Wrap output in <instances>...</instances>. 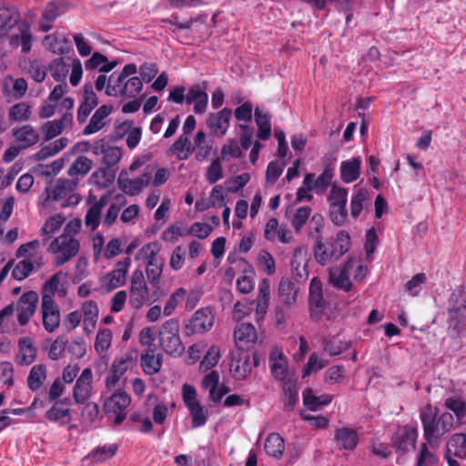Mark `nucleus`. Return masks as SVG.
I'll return each instance as SVG.
<instances>
[{"label":"nucleus","instance_id":"obj_27","mask_svg":"<svg viewBox=\"0 0 466 466\" xmlns=\"http://www.w3.org/2000/svg\"><path fill=\"white\" fill-rule=\"evenodd\" d=\"M61 15L60 5L51 1L45 7L38 22L39 29L47 32L52 29L54 22Z\"/></svg>","mask_w":466,"mask_h":466},{"label":"nucleus","instance_id":"obj_49","mask_svg":"<svg viewBox=\"0 0 466 466\" xmlns=\"http://www.w3.org/2000/svg\"><path fill=\"white\" fill-rule=\"evenodd\" d=\"M310 214L311 208L309 207H299L296 209L292 215V218H290V223L296 233H300L303 226L310 217Z\"/></svg>","mask_w":466,"mask_h":466},{"label":"nucleus","instance_id":"obj_9","mask_svg":"<svg viewBox=\"0 0 466 466\" xmlns=\"http://www.w3.org/2000/svg\"><path fill=\"white\" fill-rule=\"evenodd\" d=\"M214 324V315L209 307L198 309L185 325V332L190 336L208 332Z\"/></svg>","mask_w":466,"mask_h":466},{"label":"nucleus","instance_id":"obj_53","mask_svg":"<svg viewBox=\"0 0 466 466\" xmlns=\"http://www.w3.org/2000/svg\"><path fill=\"white\" fill-rule=\"evenodd\" d=\"M427 281V276L425 273H418L414 275L406 284L405 290L411 296H417L423 288V285Z\"/></svg>","mask_w":466,"mask_h":466},{"label":"nucleus","instance_id":"obj_40","mask_svg":"<svg viewBox=\"0 0 466 466\" xmlns=\"http://www.w3.org/2000/svg\"><path fill=\"white\" fill-rule=\"evenodd\" d=\"M93 161L86 157H76L70 165L67 174L71 177H84L92 168Z\"/></svg>","mask_w":466,"mask_h":466},{"label":"nucleus","instance_id":"obj_18","mask_svg":"<svg viewBox=\"0 0 466 466\" xmlns=\"http://www.w3.org/2000/svg\"><path fill=\"white\" fill-rule=\"evenodd\" d=\"M417 430L409 425L400 427L394 434L393 442L398 451L408 452L415 449Z\"/></svg>","mask_w":466,"mask_h":466},{"label":"nucleus","instance_id":"obj_13","mask_svg":"<svg viewBox=\"0 0 466 466\" xmlns=\"http://www.w3.org/2000/svg\"><path fill=\"white\" fill-rule=\"evenodd\" d=\"M41 310L45 329L54 332L60 324V311L49 295L42 296Z\"/></svg>","mask_w":466,"mask_h":466},{"label":"nucleus","instance_id":"obj_50","mask_svg":"<svg viewBox=\"0 0 466 466\" xmlns=\"http://www.w3.org/2000/svg\"><path fill=\"white\" fill-rule=\"evenodd\" d=\"M159 250L160 245L157 242H150L139 249L136 259L141 262H153Z\"/></svg>","mask_w":466,"mask_h":466},{"label":"nucleus","instance_id":"obj_2","mask_svg":"<svg viewBox=\"0 0 466 466\" xmlns=\"http://www.w3.org/2000/svg\"><path fill=\"white\" fill-rule=\"evenodd\" d=\"M424 438L432 448H438L441 438L449 432L454 424V418L450 412L438 415L437 408L425 406L420 412Z\"/></svg>","mask_w":466,"mask_h":466},{"label":"nucleus","instance_id":"obj_15","mask_svg":"<svg viewBox=\"0 0 466 466\" xmlns=\"http://www.w3.org/2000/svg\"><path fill=\"white\" fill-rule=\"evenodd\" d=\"M355 264H339L329 268V282L336 289L349 291L352 288L351 272Z\"/></svg>","mask_w":466,"mask_h":466},{"label":"nucleus","instance_id":"obj_23","mask_svg":"<svg viewBox=\"0 0 466 466\" xmlns=\"http://www.w3.org/2000/svg\"><path fill=\"white\" fill-rule=\"evenodd\" d=\"M206 84L193 86L186 95L187 104H194V112L196 114H203L208 107V96L205 91Z\"/></svg>","mask_w":466,"mask_h":466},{"label":"nucleus","instance_id":"obj_34","mask_svg":"<svg viewBox=\"0 0 466 466\" xmlns=\"http://www.w3.org/2000/svg\"><path fill=\"white\" fill-rule=\"evenodd\" d=\"M335 439L338 445L345 450H352L358 444L357 432L350 428H340L336 431Z\"/></svg>","mask_w":466,"mask_h":466},{"label":"nucleus","instance_id":"obj_45","mask_svg":"<svg viewBox=\"0 0 466 466\" xmlns=\"http://www.w3.org/2000/svg\"><path fill=\"white\" fill-rule=\"evenodd\" d=\"M126 268L124 269L119 268L111 271L106 274L103 279V283L107 291H110L125 283L126 274H127V266L129 264H124Z\"/></svg>","mask_w":466,"mask_h":466},{"label":"nucleus","instance_id":"obj_1","mask_svg":"<svg viewBox=\"0 0 466 466\" xmlns=\"http://www.w3.org/2000/svg\"><path fill=\"white\" fill-rule=\"evenodd\" d=\"M324 227V218L319 214L312 216L309 222V237L314 238V253L316 258L319 261L338 260L348 251L350 248V235L348 232L341 230L338 233L337 238L333 244L326 246L322 241L320 230Z\"/></svg>","mask_w":466,"mask_h":466},{"label":"nucleus","instance_id":"obj_32","mask_svg":"<svg viewBox=\"0 0 466 466\" xmlns=\"http://www.w3.org/2000/svg\"><path fill=\"white\" fill-rule=\"evenodd\" d=\"M255 121L258 126V137L261 140H267L271 136L270 116L268 112L259 106L255 108Z\"/></svg>","mask_w":466,"mask_h":466},{"label":"nucleus","instance_id":"obj_20","mask_svg":"<svg viewBox=\"0 0 466 466\" xmlns=\"http://www.w3.org/2000/svg\"><path fill=\"white\" fill-rule=\"evenodd\" d=\"M252 370L249 355L246 352L232 354L229 370L232 377L238 380L248 378Z\"/></svg>","mask_w":466,"mask_h":466},{"label":"nucleus","instance_id":"obj_29","mask_svg":"<svg viewBox=\"0 0 466 466\" xmlns=\"http://www.w3.org/2000/svg\"><path fill=\"white\" fill-rule=\"evenodd\" d=\"M19 351L15 360L19 365L31 364L36 356V349L33 345L30 338L21 339L18 342Z\"/></svg>","mask_w":466,"mask_h":466},{"label":"nucleus","instance_id":"obj_42","mask_svg":"<svg viewBox=\"0 0 466 466\" xmlns=\"http://www.w3.org/2000/svg\"><path fill=\"white\" fill-rule=\"evenodd\" d=\"M332 400L330 395L315 396L311 389L303 391V403L311 410H317Z\"/></svg>","mask_w":466,"mask_h":466},{"label":"nucleus","instance_id":"obj_43","mask_svg":"<svg viewBox=\"0 0 466 466\" xmlns=\"http://www.w3.org/2000/svg\"><path fill=\"white\" fill-rule=\"evenodd\" d=\"M116 177V172L111 167H99L91 175L92 182L100 187H106L113 183Z\"/></svg>","mask_w":466,"mask_h":466},{"label":"nucleus","instance_id":"obj_37","mask_svg":"<svg viewBox=\"0 0 466 466\" xmlns=\"http://www.w3.org/2000/svg\"><path fill=\"white\" fill-rule=\"evenodd\" d=\"M264 449L268 455L279 459L285 449L283 438L279 433H270L265 441Z\"/></svg>","mask_w":466,"mask_h":466},{"label":"nucleus","instance_id":"obj_57","mask_svg":"<svg viewBox=\"0 0 466 466\" xmlns=\"http://www.w3.org/2000/svg\"><path fill=\"white\" fill-rule=\"evenodd\" d=\"M190 415L192 417V427L198 428L203 426L208 420L207 412L199 402H195L192 406L188 407Z\"/></svg>","mask_w":466,"mask_h":466},{"label":"nucleus","instance_id":"obj_3","mask_svg":"<svg viewBox=\"0 0 466 466\" xmlns=\"http://www.w3.org/2000/svg\"><path fill=\"white\" fill-rule=\"evenodd\" d=\"M48 70L52 76V77L57 81H64L69 71L70 74V83L72 86H76L78 85L82 74V64L80 60L73 58L71 56H61L55 58L48 66Z\"/></svg>","mask_w":466,"mask_h":466},{"label":"nucleus","instance_id":"obj_48","mask_svg":"<svg viewBox=\"0 0 466 466\" xmlns=\"http://www.w3.org/2000/svg\"><path fill=\"white\" fill-rule=\"evenodd\" d=\"M142 80L137 76H132L125 80L122 86V97L132 98L137 96L142 90Z\"/></svg>","mask_w":466,"mask_h":466},{"label":"nucleus","instance_id":"obj_44","mask_svg":"<svg viewBox=\"0 0 466 466\" xmlns=\"http://www.w3.org/2000/svg\"><path fill=\"white\" fill-rule=\"evenodd\" d=\"M61 405L62 401H56L54 406L46 412V418L60 424L68 423L71 420L70 410Z\"/></svg>","mask_w":466,"mask_h":466},{"label":"nucleus","instance_id":"obj_11","mask_svg":"<svg viewBox=\"0 0 466 466\" xmlns=\"http://www.w3.org/2000/svg\"><path fill=\"white\" fill-rule=\"evenodd\" d=\"M309 307L310 317L316 321L322 318L327 307L323 298L322 283L317 277H314L309 284Z\"/></svg>","mask_w":466,"mask_h":466},{"label":"nucleus","instance_id":"obj_41","mask_svg":"<svg viewBox=\"0 0 466 466\" xmlns=\"http://www.w3.org/2000/svg\"><path fill=\"white\" fill-rule=\"evenodd\" d=\"M46 379V369L42 364L31 368L27 377V386L32 391L39 390Z\"/></svg>","mask_w":466,"mask_h":466},{"label":"nucleus","instance_id":"obj_30","mask_svg":"<svg viewBox=\"0 0 466 466\" xmlns=\"http://www.w3.org/2000/svg\"><path fill=\"white\" fill-rule=\"evenodd\" d=\"M141 367L147 375L157 374L162 367V356L156 354L153 349H148L141 355Z\"/></svg>","mask_w":466,"mask_h":466},{"label":"nucleus","instance_id":"obj_16","mask_svg":"<svg viewBox=\"0 0 466 466\" xmlns=\"http://www.w3.org/2000/svg\"><path fill=\"white\" fill-rule=\"evenodd\" d=\"M38 301V295L35 291L24 293L16 303L18 322L21 326L28 323L34 315Z\"/></svg>","mask_w":466,"mask_h":466},{"label":"nucleus","instance_id":"obj_38","mask_svg":"<svg viewBox=\"0 0 466 466\" xmlns=\"http://www.w3.org/2000/svg\"><path fill=\"white\" fill-rule=\"evenodd\" d=\"M106 205V201L101 198L93 204L86 211L85 216V225L91 230L97 228L101 219V213Z\"/></svg>","mask_w":466,"mask_h":466},{"label":"nucleus","instance_id":"obj_51","mask_svg":"<svg viewBox=\"0 0 466 466\" xmlns=\"http://www.w3.org/2000/svg\"><path fill=\"white\" fill-rule=\"evenodd\" d=\"M444 405L448 410L455 413L459 421L465 417L466 403L462 399L457 397L447 398L444 400Z\"/></svg>","mask_w":466,"mask_h":466},{"label":"nucleus","instance_id":"obj_39","mask_svg":"<svg viewBox=\"0 0 466 466\" xmlns=\"http://www.w3.org/2000/svg\"><path fill=\"white\" fill-rule=\"evenodd\" d=\"M449 454L463 459L466 457V433L453 434L447 442Z\"/></svg>","mask_w":466,"mask_h":466},{"label":"nucleus","instance_id":"obj_22","mask_svg":"<svg viewBox=\"0 0 466 466\" xmlns=\"http://www.w3.org/2000/svg\"><path fill=\"white\" fill-rule=\"evenodd\" d=\"M269 368L276 380L285 381L289 375L288 360L279 349H274L269 355Z\"/></svg>","mask_w":466,"mask_h":466},{"label":"nucleus","instance_id":"obj_26","mask_svg":"<svg viewBox=\"0 0 466 466\" xmlns=\"http://www.w3.org/2000/svg\"><path fill=\"white\" fill-rule=\"evenodd\" d=\"M73 116L71 114H64L60 119L47 121L42 125L45 141H49L60 135L65 127L71 124Z\"/></svg>","mask_w":466,"mask_h":466},{"label":"nucleus","instance_id":"obj_63","mask_svg":"<svg viewBox=\"0 0 466 466\" xmlns=\"http://www.w3.org/2000/svg\"><path fill=\"white\" fill-rule=\"evenodd\" d=\"M81 412L83 420L86 423L95 422L99 416V407L96 402L86 401Z\"/></svg>","mask_w":466,"mask_h":466},{"label":"nucleus","instance_id":"obj_8","mask_svg":"<svg viewBox=\"0 0 466 466\" xmlns=\"http://www.w3.org/2000/svg\"><path fill=\"white\" fill-rule=\"evenodd\" d=\"M48 249L56 256L57 260L66 262L78 252L79 242L72 236L60 235L51 242Z\"/></svg>","mask_w":466,"mask_h":466},{"label":"nucleus","instance_id":"obj_58","mask_svg":"<svg viewBox=\"0 0 466 466\" xmlns=\"http://www.w3.org/2000/svg\"><path fill=\"white\" fill-rule=\"evenodd\" d=\"M222 160L217 157L207 169L206 178L209 184H215L223 177Z\"/></svg>","mask_w":466,"mask_h":466},{"label":"nucleus","instance_id":"obj_36","mask_svg":"<svg viewBox=\"0 0 466 466\" xmlns=\"http://www.w3.org/2000/svg\"><path fill=\"white\" fill-rule=\"evenodd\" d=\"M172 154H176L179 160H186L194 151L188 137L185 135H181L172 144L168 150Z\"/></svg>","mask_w":466,"mask_h":466},{"label":"nucleus","instance_id":"obj_12","mask_svg":"<svg viewBox=\"0 0 466 466\" xmlns=\"http://www.w3.org/2000/svg\"><path fill=\"white\" fill-rule=\"evenodd\" d=\"M25 21L15 7L0 1V39L7 36Z\"/></svg>","mask_w":466,"mask_h":466},{"label":"nucleus","instance_id":"obj_62","mask_svg":"<svg viewBox=\"0 0 466 466\" xmlns=\"http://www.w3.org/2000/svg\"><path fill=\"white\" fill-rule=\"evenodd\" d=\"M117 446L116 444L104 445L97 448L91 452V457L96 461H104L112 458L116 451Z\"/></svg>","mask_w":466,"mask_h":466},{"label":"nucleus","instance_id":"obj_61","mask_svg":"<svg viewBox=\"0 0 466 466\" xmlns=\"http://www.w3.org/2000/svg\"><path fill=\"white\" fill-rule=\"evenodd\" d=\"M133 358L129 354H125L121 358L116 359L111 365V371L116 372L119 376H123L126 371L131 368Z\"/></svg>","mask_w":466,"mask_h":466},{"label":"nucleus","instance_id":"obj_5","mask_svg":"<svg viewBox=\"0 0 466 466\" xmlns=\"http://www.w3.org/2000/svg\"><path fill=\"white\" fill-rule=\"evenodd\" d=\"M158 339L163 350L169 355L179 356L185 348L179 337V322L170 319L164 322L158 332Z\"/></svg>","mask_w":466,"mask_h":466},{"label":"nucleus","instance_id":"obj_59","mask_svg":"<svg viewBox=\"0 0 466 466\" xmlns=\"http://www.w3.org/2000/svg\"><path fill=\"white\" fill-rule=\"evenodd\" d=\"M348 199V193L345 188L339 187H332L329 195V207H346Z\"/></svg>","mask_w":466,"mask_h":466},{"label":"nucleus","instance_id":"obj_46","mask_svg":"<svg viewBox=\"0 0 466 466\" xmlns=\"http://www.w3.org/2000/svg\"><path fill=\"white\" fill-rule=\"evenodd\" d=\"M369 192L365 188H360L351 198L350 215L356 218L368 204Z\"/></svg>","mask_w":466,"mask_h":466},{"label":"nucleus","instance_id":"obj_60","mask_svg":"<svg viewBox=\"0 0 466 466\" xmlns=\"http://www.w3.org/2000/svg\"><path fill=\"white\" fill-rule=\"evenodd\" d=\"M112 341V332L108 329H104L97 332L96 341H95V350L101 353L106 351L111 345Z\"/></svg>","mask_w":466,"mask_h":466},{"label":"nucleus","instance_id":"obj_7","mask_svg":"<svg viewBox=\"0 0 466 466\" xmlns=\"http://www.w3.org/2000/svg\"><path fill=\"white\" fill-rule=\"evenodd\" d=\"M130 403L131 397L127 392L118 390L106 399L104 410L107 418L118 425L126 420V410Z\"/></svg>","mask_w":466,"mask_h":466},{"label":"nucleus","instance_id":"obj_31","mask_svg":"<svg viewBox=\"0 0 466 466\" xmlns=\"http://www.w3.org/2000/svg\"><path fill=\"white\" fill-rule=\"evenodd\" d=\"M283 396L282 401L286 410L291 411L294 410L298 400V389L296 380L288 379L282 385Z\"/></svg>","mask_w":466,"mask_h":466},{"label":"nucleus","instance_id":"obj_10","mask_svg":"<svg viewBox=\"0 0 466 466\" xmlns=\"http://www.w3.org/2000/svg\"><path fill=\"white\" fill-rule=\"evenodd\" d=\"M151 178L148 171L144 172L139 177L131 178L128 171L122 170L118 176L117 184L125 194L137 196L149 185Z\"/></svg>","mask_w":466,"mask_h":466},{"label":"nucleus","instance_id":"obj_33","mask_svg":"<svg viewBox=\"0 0 466 466\" xmlns=\"http://www.w3.org/2000/svg\"><path fill=\"white\" fill-rule=\"evenodd\" d=\"M361 159L360 157H354L351 160L343 161L340 165L341 179L346 183L355 181L360 173Z\"/></svg>","mask_w":466,"mask_h":466},{"label":"nucleus","instance_id":"obj_17","mask_svg":"<svg viewBox=\"0 0 466 466\" xmlns=\"http://www.w3.org/2000/svg\"><path fill=\"white\" fill-rule=\"evenodd\" d=\"M7 36H9L11 47L18 48L20 46L23 53H28L31 50L34 38L30 32V25L26 21L20 23L19 26Z\"/></svg>","mask_w":466,"mask_h":466},{"label":"nucleus","instance_id":"obj_21","mask_svg":"<svg viewBox=\"0 0 466 466\" xmlns=\"http://www.w3.org/2000/svg\"><path fill=\"white\" fill-rule=\"evenodd\" d=\"M12 136L22 148L30 147L40 140L39 132L29 124L14 127Z\"/></svg>","mask_w":466,"mask_h":466},{"label":"nucleus","instance_id":"obj_52","mask_svg":"<svg viewBox=\"0 0 466 466\" xmlns=\"http://www.w3.org/2000/svg\"><path fill=\"white\" fill-rule=\"evenodd\" d=\"M126 78L119 73L118 75L112 74L107 81L106 94L109 96H122V86H124Z\"/></svg>","mask_w":466,"mask_h":466},{"label":"nucleus","instance_id":"obj_55","mask_svg":"<svg viewBox=\"0 0 466 466\" xmlns=\"http://www.w3.org/2000/svg\"><path fill=\"white\" fill-rule=\"evenodd\" d=\"M48 66H46L41 61L33 60L29 63L27 72L31 77L38 83L45 80Z\"/></svg>","mask_w":466,"mask_h":466},{"label":"nucleus","instance_id":"obj_54","mask_svg":"<svg viewBox=\"0 0 466 466\" xmlns=\"http://www.w3.org/2000/svg\"><path fill=\"white\" fill-rule=\"evenodd\" d=\"M122 150L116 146H108L102 157V163L107 167L116 166L122 157Z\"/></svg>","mask_w":466,"mask_h":466},{"label":"nucleus","instance_id":"obj_24","mask_svg":"<svg viewBox=\"0 0 466 466\" xmlns=\"http://www.w3.org/2000/svg\"><path fill=\"white\" fill-rule=\"evenodd\" d=\"M113 107L110 105H102L92 116L89 123L83 129V134L88 136L101 130L106 126V117L112 113Z\"/></svg>","mask_w":466,"mask_h":466},{"label":"nucleus","instance_id":"obj_35","mask_svg":"<svg viewBox=\"0 0 466 466\" xmlns=\"http://www.w3.org/2000/svg\"><path fill=\"white\" fill-rule=\"evenodd\" d=\"M234 339L238 347L248 343H254L257 339V333L254 326L249 323H241L234 331Z\"/></svg>","mask_w":466,"mask_h":466},{"label":"nucleus","instance_id":"obj_25","mask_svg":"<svg viewBox=\"0 0 466 466\" xmlns=\"http://www.w3.org/2000/svg\"><path fill=\"white\" fill-rule=\"evenodd\" d=\"M44 46L53 54H67L71 49L69 39L59 33L50 34L43 39Z\"/></svg>","mask_w":466,"mask_h":466},{"label":"nucleus","instance_id":"obj_6","mask_svg":"<svg viewBox=\"0 0 466 466\" xmlns=\"http://www.w3.org/2000/svg\"><path fill=\"white\" fill-rule=\"evenodd\" d=\"M161 296V291L149 294L142 271L133 273L129 296V304L132 308L140 309L145 303H152Z\"/></svg>","mask_w":466,"mask_h":466},{"label":"nucleus","instance_id":"obj_64","mask_svg":"<svg viewBox=\"0 0 466 466\" xmlns=\"http://www.w3.org/2000/svg\"><path fill=\"white\" fill-rule=\"evenodd\" d=\"M450 303L455 310L466 308V292L464 287L460 286L453 290L450 297Z\"/></svg>","mask_w":466,"mask_h":466},{"label":"nucleus","instance_id":"obj_28","mask_svg":"<svg viewBox=\"0 0 466 466\" xmlns=\"http://www.w3.org/2000/svg\"><path fill=\"white\" fill-rule=\"evenodd\" d=\"M298 289L288 279H282L279 284V299L287 307H293L297 301Z\"/></svg>","mask_w":466,"mask_h":466},{"label":"nucleus","instance_id":"obj_14","mask_svg":"<svg viewBox=\"0 0 466 466\" xmlns=\"http://www.w3.org/2000/svg\"><path fill=\"white\" fill-rule=\"evenodd\" d=\"M93 372L91 369H85L76 379L73 389V399L76 404H85L93 392Z\"/></svg>","mask_w":466,"mask_h":466},{"label":"nucleus","instance_id":"obj_4","mask_svg":"<svg viewBox=\"0 0 466 466\" xmlns=\"http://www.w3.org/2000/svg\"><path fill=\"white\" fill-rule=\"evenodd\" d=\"M78 183V177L57 180L53 189L46 188V198L44 202L63 200L62 207L64 208L76 206L81 200L80 195L76 193Z\"/></svg>","mask_w":466,"mask_h":466},{"label":"nucleus","instance_id":"obj_56","mask_svg":"<svg viewBox=\"0 0 466 466\" xmlns=\"http://www.w3.org/2000/svg\"><path fill=\"white\" fill-rule=\"evenodd\" d=\"M219 348L215 345L211 346L200 362V370H208L215 367L219 360Z\"/></svg>","mask_w":466,"mask_h":466},{"label":"nucleus","instance_id":"obj_47","mask_svg":"<svg viewBox=\"0 0 466 466\" xmlns=\"http://www.w3.org/2000/svg\"><path fill=\"white\" fill-rule=\"evenodd\" d=\"M31 116V106L25 102L12 106L9 109V118L15 122L26 121Z\"/></svg>","mask_w":466,"mask_h":466},{"label":"nucleus","instance_id":"obj_19","mask_svg":"<svg viewBox=\"0 0 466 466\" xmlns=\"http://www.w3.org/2000/svg\"><path fill=\"white\" fill-rule=\"evenodd\" d=\"M231 115V110L227 107L217 113L209 114L206 123L214 136L220 137L227 133Z\"/></svg>","mask_w":466,"mask_h":466}]
</instances>
